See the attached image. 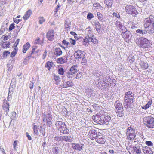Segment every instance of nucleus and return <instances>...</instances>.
<instances>
[{
	"label": "nucleus",
	"mask_w": 154,
	"mask_h": 154,
	"mask_svg": "<svg viewBox=\"0 0 154 154\" xmlns=\"http://www.w3.org/2000/svg\"><path fill=\"white\" fill-rule=\"evenodd\" d=\"M94 16L93 14L91 13H88L87 16V18L89 20H91V19L94 18Z\"/></svg>",
	"instance_id": "a18cd8bd"
},
{
	"label": "nucleus",
	"mask_w": 154,
	"mask_h": 154,
	"mask_svg": "<svg viewBox=\"0 0 154 154\" xmlns=\"http://www.w3.org/2000/svg\"><path fill=\"white\" fill-rule=\"evenodd\" d=\"M52 152L54 154H57L58 153V147H54L52 149Z\"/></svg>",
	"instance_id": "4d7b16f0"
},
{
	"label": "nucleus",
	"mask_w": 154,
	"mask_h": 154,
	"mask_svg": "<svg viewBox=\"0 0 154 154\" xmlns=\"http://www.w3.org/2000/svg\"><path fill=\"white\" fill-rule=\"evenodd\" d=\"M61 130H60L59 131L61 133L63 134H67L69 133V130L66 127V125L64 126L63 127L61 128Z\"/></svg>",
	"instance_id": "a878e982"
},
{
	"label": "nucleus",
	"mask_w": 154,
	"mask_h": 154,
	"mask_svg": "<svg viewBox=\"0 0 154 154\" xmlns=\"http://www.w3.org/2000/svg\"><path fill=\"white\" fill-rule=\"evenodd\" d=\"M83 146V144L75 143H72V148L76 150L81 151L82 149Z\"/></svg>",
	"instance_id": "f8f14e48"
},
{
	"label": "nucleus",
	"mask_w": 154,
	"mask_h": 154,
	"mask_svg": "<svg viewBox=\"0 0 154 154\" xmlns=\"http://www.w3.org/2000/svg\"><path fill=\"white\" fill-rule=\"evenodd\" d=\"M14 60H10V62L8 64H7V67L8 68V71H10L13 68L14 66Z\"/></svg>",
	"instance_id": "c756f323"
},
{
	"label": "nucleus",
	"mask_w": 154,
	"mask_h": 154,
	"mask_svg": "<svg viewBox=\"0 0 154 154\" xmlns=\"http://www.w3.org/2000/svg\"><path fill=\"white\" fill-rule=\"evenodd\" d=\"M85 30L86 31L89 32V34H88V35H92V29L90 26L87 28Z\"/></svg>",
	"instance_id": "603ef678"
},
{
	"label": "nucleus",
	"mask_w": 154,
	"mask_h": 154,
	"mask_svg": "<svg viewBox=\"0 0 154 154\" xmlns=\"http://www.w3.org/2000/svg\"><path fill=\"white\" fill-rule=\"evenodd\" d=\"M67 56H64L57 59V62L60 64H63L67 62Z\"/></svg>",
	"instance_id": "2eb2a0df"
},
{
	"label": "nucleus",
	"mask_w": 154,
	"mask_h": 154,
	"mask_svg": "<svg viewBox=\"0 0 154 154\" xmlns=\"http://www.w3.org/2000/svg\"><path fill=\"white\" fill-rule=\"evenodd\" d=\"M125 11L128 14H132L134 16L138 13L134 7L130 5H127L126 6Z\"/></svg>",
	"instance_id": "39448f33"
},
{
	"label": "nucleus",
	"mask_w": 154,
	"mask_h": 154,
	"mask_svg": "<svg viewBox=\"0 0 154 154\" xmlns=\"http://www.w3.org/2000/svg\"><path fill=\"white\" fill-rule=\"evenodd\" d=\"M141 41L140 45L139 46L140 48L144 49L148 48L151 46L152 43L147 39L143 37V39Z\"/></svg>",
	"instance_id": "423d86ee"
},
{
	"label": "nucleus",
	"mask_w": 154,
	"mask_h": 154,
	"mask_svg": "<svg viewBox=\"0 0 154 154\" xmlns=\"http://www.w3.org/2000/svg\"><path fill=\"white\" fill-rule=\"evenodd\" d=\"M47 122V125H48L49 127H50V125L52 124V122L51 121V120L50 119L48 120H46Z\"/></svg>",
	"instance_id": "69168bd1"
},
{
	"label": "nucleus",
	"mask_w": 154,
	"mask_h": 154,
	"mask_svg": "<svg viewBox=\"0 0 154 154\" xmlns=\"http://www.w3.org/2000/svg\"><path fill=\"white\" fill-rule=\"evenodd\" d=\"M126 134L128 140H133L136 136V133H126Z\"/></svg>",
	"instance_id": "dca6fc26"
},
{
	"label": "nucleus",
	"mask_w": 154,
	"mask_h": 154,
	"mask_svg": "<svg viewBox=\"0 0 154 154\" xmlns=\"http://www.w3.org/2000/svg\"><path fill=\"white\" fill-rule=\"evenodd\" d=\"M85 53L83 51L78 50L75 51L74 55L76 58H81L83 57L85 55Z\"/></svg>",
	"instance_id": "6e6552de"
},
{
	"label": "nucleus",
	"mask_w": 154,
	"mask_h": 154,
	"mask_svg": "<svg viewBox=\"0 0 154 154\" xmlns=\"http://www.w3.org/2000/svg\"><path fill=\"white\" fill-rule=\"evenodd\" d=\"M53 80H54L56 81V84L57 85L59 84L61 81L60 78V77L54 74L53 75Z\"/></svg>",
	"instance_id": "bb28decb"
},
{
	"label": "nucleus",
	"mask_w": 154,
	"mask_h": 154,
	"mask_svg": "<svg viewBox=\"0 0 154 154\" xmlns=\"http://www.w3.org/2000/svg\"><path fill=\"white\" fill-rule=\"evenodd\" d=\"M93 7L96 9H98L100 8L101 6L100 4L98 3H97L93 4Z\"/></svg>",
	"instance_id": "09e8293b"
},
{
	"label": "nucleus",
	"mask_w": 154,
	"mask_h": 154,
	"mask_svg": "<svg viewBox=\"0 0 154 154\" xmlns=\"http://www.w3.org/2000/svg\"><path fill=\"white\" fill-rule=\"evenodd\" d=\"M73 138L70 135L63 136V141L71 142L72 141Z\"/></svg>",
	"instance_id": "b1692460"
},
{
	"label": "nucleus",
	"mask_w": 154,
	"mask_h": 154,
	"mask_svg": "<svg viewBox=\"0 0 154 154\" xmlns=\"http://www.w3.org/2000/svg\"><path fill=\"white\" fill-rule=\"evenodd\" d=\"M82 73L80 72H79L77 73V74L76 75V77L75 78L76 79H79L81 78V76H82Z\"/></svg>",
	"instance_id": "052dcab7"
},
{
	"label": "nucleus",
	"mask_w": 154,
	"mask_h": 154,
	"mask_svg": "<svg viewBox=\"0 0 154 154\" xmlns=\"http://www.w3.org/2000/svg\"><path fill=\"white\" fill-rule=\"evenodd\" d=\"M45 128H43L41 126L40 127V129H39L40 132L42 133V134L44 136L45 134Z\"/></svg>",
	"instance_id": "de8ad7c7"
},
{
	"label": "nucleus",
	"mask_w": 154,
	"mask_h": 154,
	"mask_svg": "<svg viewBox=\"0 0 154 154\" xmlns=\"http://www.w3.org/2000/svg\"><path fill=\"white\" fill-rule=\"evenodd\" d=\"M71 23L70 21L68 20H66L65 21V27H71Z\"/></svg>",
	"instance_id": "37998d69"
},
{
	"label": "nucleus",
	"mask_w": 154,
	"mask_h": 154,
	"mask_svg": "<svg viewBox=\"0 0 154 154\" xmlns=\"http://www.w3.org/2000/svg\"><path fill=\"white\" fill-rule=\"evenodd\" d=\"M55 138V140L57 141H63V136L56 137Z\"/></svg>",
	"instance_id": "6e6d98bb"
},
{
	"label": "nucleus",
	"mask_w": 154,
	"mask_h": 154,
	"mask_svg": "<svg viewBox=\"0 0 154 154\" xmlns=\"http://www.w3.org/2000/svg\"><path fill=\"white\" fill-rule=\"evenodd\" d=\"M152 103V100L151 99H149V100L148 101L147 103L145 106H142V108L144 109H146L149 108L151 106Z\"/></svg>",
	"instance_id": "cd10ccee"
},
{
	"label": "nucleus",
	"mask_w": 154,
	"mask_h": 154,
	"mask_svg": "<svg viewBox=\"0 0 154 154\" xmlns=\"http://www.w3.org/2000/svg\"><path fill=\"white\" fill-rule=\"evenodd\" d=\"M13 20L14 22L16 23H18L19 22H20L22 20L20 19H17L16 18H14Z\"/></svg>",
	"instance_id": "338daca9"
},
{
	"label": "nucleus",
	"mask_w": 154,
	"mask_h": 154,
	"mask_svg": "<svg viewBox=\"0 0 154 154\" xmlns=\"http://www.w3.org/2000/svg\"><path fill=\"white\" fill-rule=\"evenodd\" d=\"M30 47V44L27 42L25 44L23 47V53H26V51L29 49Z\"/></svg>",
	"instance_id": "4be33fe9"
},
{
	"label": "nucleus",
	"mask_w": 154,
	"mask_h": 154,
	"mask_svg": "<svg viewBox=\"0 0 154 154\" xmlns=\"http://www.w3.org/2000/svg\"><path fill=\"white\" fill-rule=\"evenodd\" d=\"M97 16L98 17V18L100 21H101L102 22L105 21V18L103 17V16L100 13L98 12L97 13Z\"/></svg>",
	"instance_id": "473e14b6"
},
{
	"label": "nucleus",
	"mask_w": 154,
	"mask_h": 154,
	"mask_svg": "<svg viewBox=\"0 0 154 154\" xmlns=\"http://www.w3.org/2000/svg\"><path fill=\"white\" fill-rule=\"evenodd\" d=\"M134 94L130 91L125 93L124 98V105L125 107L127 108L130 106L131 104L134 101Z\"/></svg>",
	"instance_id": "7ed1b4c3"
},
{
	"label": "nucleus",
	"mask_w": 154,
	"mask_h": 154,
	"mask_svg": "<svg viewBox=\"0 0 154 154\" xmlns=\"http://www.w3.org/2000/svg\"><path fill=\"white\" fill-rule=\"evenodd\" d=\"M96 141L100 144H104L105 142V140L104 137L102 136V134H99L97 137L95 139Z\"/></svg>",
	"instance_id": "9d476101"
},
{
	"label": "nucleus",
	"mask_w": 154,
	"mask_h": 154,
	"mask_svg": "<svg viewBox=\"0 0 154 154\" xmlns=\"http://www.w3.org/2000/svg\"><path fill=\"white\" fill-rule=\"evenodd\" d=\"M10 43L9 42H6L2 43V46L3 48H5L9 47Z\"/></svg>",
	"instance_id": "a19ab883"
},
{
	"label": "nucleus",
	"mask_w": 154,
	"mask_h": 154,
	"mask_svg": "<svg viewBox=\"0 0 154 154\" xmlns=\"http://www.w3.org/2000/svg\"><path fill=\"white\" fill-rule=\"evenodd\" d=\"M13 94V91L11 90V89L10 88H9V93L8 94V97L7 100L10 101L11 99V94Z\"/></svg>",
	"instance_id": "ea45409f"
},
{
	"label": "nucleus",
	"mask_w": 154,
	"mask_h": 154,
	"mask_svg": "<svg viewBox=\"0 0 154 154\" xmlns=\"http://www.w3.org/2000/svg\"><path fill=\"white\" fill-rule=\"evenodd\" d=\"M35 49H32V51L31 53H29V54H28V55L27 57H26V58H25L24 59V60L23 62V63L24 64H27V62L29 60L31 57L32 56L33 54L34 50H35Z\"/></svg>",
	"instance_id": "f3484780"
},
{
	"label": "nucleus",
	"mask_w": 154,
	"mask_h": 154,
	"mask_svg": "<svg viewBox=\"0 0 154 154\" xmlns=\"http://www.w3.org/2000/svg\"><path fill=\"white\" fill-rule=\"evenodd\" d=\"M115 106L116 110L123 109L122 104L119 100H117L115 102Z\"/></svg>",
	"instance_id": "a211bd4d"
},
{
	"label": "nucleus",
	"mask_w": 154,
	"mask_h": 154,
	"mask_svg": "<svg viewBox=\"0 0 154 154\" xmlns=\"http://www.w3.org/2000/svg\"><path fill=\"white\" fill-rule=\"evenodd\" d=\"M58 73L59 74L63 75L64 73V70L63 68H60L58 69Z\"/></svg>",
	"instance_id": "c03bdc74"
},
{
	"label": "nucleus",
	"mask_w": 154,
	"mask_h": 154,
	"mask_svg": "<svg viewBox=\"0 0 154 154\" xmlns=\"http://www.w3.org/2000/svg\"><path fill=\"white\" fill-rule=\"evenodd\" d=\"M116 111L117 113V115L119 117H122L124 115V112L123 109L117 110Z\"/></svg>",
	"instance_id": "c85d7f7f"
},
{
	"label": "nucleus",
	"mask_w": 154,
	"mask_h": 154,
	"mask_svg": "<svg viewBox=\"0 0 154 154\" xmlns=\"http://www.w3.org/2000/svg\"><path fill=\"white\" fill-rule=\"evenodd\" d=\"M144 124L149 128H154V118L151 116H148L144 118L143 119Z\"/></svg>",
	"instance_id": "20e7f679"
},
{
	"label": "nucleus",
	"mask_w": 154,
	"mask_h": 154,
	"mask_svg": "<svg viewBox=\"0 0 154 154\" xmlns=\"http://www.w3.org/2000/svg\"><path fill=\"white\" fill-rule=\"evenodd\" d=\"M14 50L15 51H13L11 54V57H14L17 52V50L16 49V48L14 49Z\"/></svg>",
	"instance_id": "864d4df0"
},
{
	"label": "nucleus",
	"mask_w": 154,
	"mask_h": 154,
	"mask_svg": "<svg viewBox=\"0 0 154 154\" xmlns=\"http://www.w3.org/2000/svg\"><path fill=\"white\" fill-rule=\"evenodd\" d=\"M77 65H73L71 67L69 71L71 72L72 73H73L74 74H75L78 71V70L77 69Z\"/></svg>",
	"instance_id": "2f4dec72"
},
{
	"label": "nucleus",
	"mask_w": 154,
	"mask_h": 154,
	"mask_svg": "<svg viewBox=\"0 0 154 154\" xmlns=\"http://www.w3.org/2000/svg\"><path fill=\"white\" fill-rule=\"evenodd\" d=\"M66 74V76L69 79L73 78L74 77L75 74L74 73H72L69 71H68Z\"/></svg>",
	"instance_id": "72a5a7b5"
},
{
	"label": "nucleus",
	"mask_w": 154,
	"mask_h": 154,
	"mask_svg": "<svg viewBox=\"0 0 154 154\" xmlns=\"http://www.w3.org/2000/svg\"><path fill=\"white\" fill-rule=\"evenodd\" d=\"M39 127L35 125L33 127V129L35 136H38L39 134L38 129Z\"/></svg>",
	"instance_id": "393cba45"
},
{
	"label": "nucleus",
	"mask_w": 154,
	"mask_h": 154,
	"mask_svg": "<svg viewBox=\"0 0 154 154\" xmlns=\"http://www.w3.org/2000/svg\"><path fill=\"white\" fill-rule=\"evenodd\" d=\"M92 119L97 123L106 125L110 122L111 118L107 115L99 114L93 116Z\"/></svg>",
	"instance_id": "f257e3e1"
},
{
	"label": "nucleus",
	"mask_w": 154,
	"mask_h": 154,
	"mask_svg": "<svg viewBox=\"0 0 154 154\" xmlns=\"http://www.w3.org/2000/svg\"><path fill=\"white\" fill-rule=\"evenodd\" d=\"M55 125L57 127V128L59 131L61 130V128H62L64 126H66V124L64 122L62 121H57L55 124Z\"/></svg>",
	"instance_id": "4468645a"
},
{
	"label": "nucleus",
	"mask_w": 154,
	"mask_h": 154,
	"mask_svg": "<svg viewBox=\"0 0 154 154\" xmlns=\"http://www.w3.org/2000/svg\"><path fill=\"white\" fill-rule=\"evenodd\" d=\"M82 59L81 63L82 65H85L87 63V60L84 57L82 58Z\"/></svg>",
	"instance_id": "680f3d73"
},
{
	"label": "nucleus",
	"mask_w": 154,
	"mask_h": 154,
	"mask_svg": "<svg viewBox=\"0 0 154 154\" xmlns=\"http://www.w3.org/2000/svg\"><path fill=\"white\" fill-rule=\"evenodd\" d=\"M87 38L86 37L88 41L89 42H92L93 43L96 44L98 43V40L94 37V35H88L87 36Z\"/></svg>",
	"instance_id": "ddd939ff"
},
{
	"label": "nucleus",
	"mask_w": 154,
	"mask_h": 154,
	"mask_svg": "<svg viewBox=\"0 0 154 154\" xmlns=\"http://www.w3.org/2000/svg\"><path fill=\"white\" fill-rule=\"evenodd\" d=\"M53 62L50 61H48L45 65V67L46 68H48V69L50 70V69L52 66Z\"/></svg>",
	"instance_id": "4c0bfd02"
},
{
	"label": "nucleus",
	"mask_w": 154,
	"mask_h": 154,
	"mask_svg": "<svg viewBox=\"0 0 154 154\" xmlns=\"http://www.w3.org/2000/svg\"><path fill=\"white\" fill-rule=\"evenodd\" d=\"M119 29H120L122 31V33H123V31L125 32V31L127 30L125 28V26L123 25H122L121 26V27Z\"/></svg>",
	"instance_id": "e2e57ef3"
},
{
	"label": "nucleus",
	"mask_w": 154,
	"mask_h": 154,
	"mask_svg": "<svg viewBox=\"0 0 154 154\" xmlns=\"http://www.w3.org/2000/svg\"><path fill=\"white\" fill-rule=\"evenodd\" d=\"M136 32L137 33L143 35L146 34L147 32L146 30L139 29L137 30Z\"/></svg>",
	"instance_id": "f704fd0d"
},
{
	"label": "nucleus",
	"mask_w": 154,
	"mask_h": 154,
	"mask_svg": "<svg viewBox=\"0 0 154 154\" xmlns=\"http://www.w3.org/2000/svg\"><path fill=\"white\" fill-rule=\"evenodd\" d=\"M122 34V36L124 38H128L130 36V33L129 31H125Z\"/></svg>",
	"instance_id": "7c9ffc66"
},
{
	"label": "nucleus",
	"mask_w": 154,
	"mask_h": 154,
	"mask_svg": "<svg viewBox=\"0 0 154 154\" xmlns=\"http://www.w3.org/2000/svg\"><path fill=\"white\" fill-rule=\"evenodd\" d=\"M54 31L53 30L51 29L47 32L46 37L48 40L52 41L54 39Z\"/></svg>",
	"instance_id": "1a4fd4ad"
},
{
	"label": "nucleus",
	"mask_w": 154,
	"mask_h": 154,
	"mask_svg": "<svg viewBox=\"0 0 154 154\" xmlns=\"http://www.w3.org/2000/svg\"><path fill=\"white\" fill-rule=\"evenodd\" d=\"M115 24L117 28H119V29L120 28L121 26L122 25L121 23L119 21H117L115 23Z\"/></svg>",
	"instance_id": "8fccbe9b"
},
{
	"label": "nucleus",
	"mask_w": 154,
	"mask_h": 154,
	"mask_svg": "<svg viewBox=\"0 0 154 154\" xmlns=\"http://www.w3.org/2000/svg\"><path fill=\"white\" fill-rule=\"evenodd\" d=\"M54 53L56 56H60L62 54V51L60 48H56L54 50Z\"/></svg>",
	"instance_id": "aec40b11"
},
{
	"label": "nucleus",
	"mask_w": 154,
	"mask_h": 154,
	"mask_svg": "<svg viewBox=\"0 0 154 154\" xmlns=\"http://www.w3.org/2000/svg\"><path fill=\"white\" fill-rule=\"evenodd\" d=\"M134 151L137 154H140L141 153L140 146L139 145L137 146H134L133 147Z\"/></svg>",
	"instance_id": "412c9836"
},
{
	"label": "nucleus",
	"mask_w": 154,
	"mask_h": 154,
	"mask_svg": "<svg viewBox=\"0 0 154 154\" xmlns=\"http://www.w3.org/2000/svg\"><path fill=\"white\" fill-rule=\"evenodd\" d=\"M10 54V52L8 51H4L3 54V57H6L7 56H9Z\"/></svg>",
	"instance_id": "5fc2aeb1"
},
{
	"label": "nucleus",
	"mask_w": 154,
	"mask_h": 154,
	"mask_svg": "<svg viewBox=\"0 0 154 154\" xmlns=\"http://www.w3.org/2000/svg\"><path fill=\"white\" fill-rule=\"evenodd\" d=\"M39 23L40 24H42L45 21V19L43 17H39Z\"/></svg>",
	"instance_id": "3c124183"
},
{
	"label": "nucleus",
	"mask_w": 154,
	"mask_h": 154,
	"mask_svg": "<svg viewBox=\"0 0 154 154\" xmlns=\"http://www.w3.org/2000/svg\"><path fill=\"white\" fill-rule=\"evenodd\" d=\"M143 39V37H140L139 38H137L135 40V42L136 44L139 47V46L140 45L141 42V40Z\"/></svg>",
	"instance_id": "c9c22d12"
},
{
	"label": "nucleus",
	"mask_w": 154,
	"mask_h": 154,
	"mask_svg": "<svg viewBox=\"0 0 154 154\" xmlns=\"http://www.w3.org/2000/svg\"><path fill=\"white\" fill-rule=\"evenodd\" d=\"M144 26L145 28H148V31L150 33L154 32V17L150 15L144 20Z\"/></svg>",
	"instance_id": "f03ea898"
},
{
	"label": "nucleus",
	"mask_w": 154,
	"mask_h": 154,
	"mask_svg": "<svg viewBox=\"0 0 154 154\" xmlns=\"http://www.w3.org/2000/svg\"><path fill=\"white\" fill-rule=\"evenodd\" d=\"M126 133H136L134 129L131 126L128 127L127 129V132Z\"/></svg>",
	"instance_id": "58836bf2"
},
{
	"label": "nucleus",
	"mask_w": 154,
	"mask_h": 154,
	"mask_svg": "<svg viewBox=\"0 0 154 154\" xmlns=\"http://www.w3.org/2000/svg\"><path fill=\"white\" fill-rule=\"evenodd\" d=\"M141 147H143V152L145 154L147 152V151L148 149H150L147 146L143 147V146H141Z\"/></svg>",
	"instance_id": "13d9d810"
},
{
	"label": "nucleus",
	"mask_w": 154,
	"mask_h": 154,
	"mask_svg": "<svg viewBox=\"0 0 154 154\" xmlns=\"http://www.w3.org/2000/svg\"><path fill=\"white\" fill-rule=\"evenodd\" d=\"M32 14V11L30 9H29L28 10L25 14V15L23 17V18L25 20H27V19L29 18L30 16Z\"/></svg>",
	"instance_id": "5701e85b"
},
{
	"label": "nucleus",
	"mask_w": 154,
	"mask_h": 154,
	"mask_svg": "<svg viewBox=\"0 0 154 154\" xmlns=\"http://www.w3.org/2000/svg\"><path fill=\"white\" fill-rule=\"evenodd\" d=\"M146 144L149 146H153V143L151 141H146L145 142Z\"/></svg>",
	"instance_id": "0e129e2a"
},
{
	"label": "nucleus",
	"mask_w": 154,
	"mask_h": 154,
	"mask_svg": "<svg viewBox=\"0 0 154 154\" xmlns=\"http://www.w3.org/2000/svg\"><path fill=\"white\" fill-rule=\"evenodd\" d=\"M89 134H90V138L91 140L95 139L97 137V136H98L99 134H101L100 133L97 131L95 130H92L90 131Z\"/></svg>",
	"instance_id": "0eeeda50"
},
{
	"label": "nucleus",
	"mask_w": 154,
	"mask_h": 154,
	"mask_svg": "<svg viewBox=\"0 0 154 154\" xmlns=\"http://www.w3.org/2000/svg\"><path fill=\"white\" fill-rule=\"evenodd\" d=\"M140 66L143 69H146L148 67V64L147 63L144 62H141V63Z\"/></svg>",
	"instance_id": "e433bc0d"
},
{
	"label": "nucleus",
	"mask_w": 154,
	"mask_h": 154,
	"mask_svg": "<svg viewBox=\"0 0 154 154\" xmlns=\"http://www.w3.org/2000/svg\"><path fill=\"white\" fill-rule=\"evenodd\" d=\"M43 43V41L40 40L39 38H37L34 41V44L42 45Z\"/></svg>",
	"instance_id": "79ce46f5"
},
{
	"label": "nucleus",
	"mask_w": 154,
	"mask_h": 154,
	"mask_svg": "<svg viewBox=\"0 0 154 154\" xmlns=\"http://www.w3.org/2000/svg\"><path fill=\"white\" fill-rule=\"evenodd\" d=\"M15 26H14V23H12L9 26V31H10L12 30L13 29H14Z\"/></svg>",
	"instance_id": "bf43d9fd"
},
{
	"label": "nucleus",
	"mask_w": 154,
	"mask_h": 154,
	"mask_svg": "<svg viewBox=\"0 0 154 154\" xmlns=\"http://www.w3.org/2000/svg\"><path fill=\"white\" fill-rule=\"evenodd\" d=\"M138 25L134 23H132V25L131 26V28L132 29L137 28Z\"/></svg>",
	"instance_id": "774afa93"
},
{
	"label": "nucleus",
	"mask_w": 154,
	"mask_h": 154,
	"mask_svg": "<svg viewBox=\"0 0 154 154\" xmlns=\"http://www.w3.org/2000/svg\"><path fill=\"white\" fill-rule=\"evenodd\" d=\"M62 43L63 45H64L68 47V46L70 47V44L67 42L65 40H63L62 41Z\"/></svg>",
	"instance_id": "49530a36"
},
{
	"label": "nucleus",
	"mask_w": 154,
	"mask_h": 154,
	"mask_svg": "<svg viewBox=\"0 0 154 154\" xmlns=\"http://www.w3.org/2000/svg\"><path fill=\"white\" fill-rule=\"evenodd\" d=\"M95 26V28L97 32L99 34H101L102 31L101 25L100 23L97 21H95L94 22Z\"/></svg>",
	"instance_id": "9b49d317"
},
{
	"label": "nucleus",
	"mask_w": 154,
	"mask_h": 154,
	"mask_svg": "<svg viewBox=\"0 0 154 154\" xmlns=\"http://www.w3.org/2000/svg\"><path fill=\"white\" fill-rule=\"evenodd\" d=\"M3 108L4 110H5V111L8 113V112H9V103L7 101H5L3 103Z\"/></svg>",
	"instance_id": "6ab92c4d"
}]
</instances>
